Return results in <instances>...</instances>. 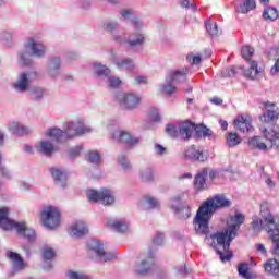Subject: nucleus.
<instances>
[{
    "label": "nucleus",
    "mask_w": 279,
    "mask_h": 279,
    "mask_svg": "<svg viewBox=\"0 0 279 279\" xmlns=\"http://www.w3.org/2000/svg\"><path fill=\"white\" fill-rule=\"evenodd\" d=\"M243 223H245V216L241 213H236L234 216L230 217L228 228L225 231H217L210 235H208V233L205 235V243L214 247L222 263H228L232 259L230 243L236 239V234Z\"/></svg>",
    "instance_id": "nucleus-1"
},
{
    "label": "nucleus",
    "mask_w": 279,
    "mask_h": 279,
    "mask_svg": "<svg viewBox=\"0 0 279 279\" xmlns=\"http://www.w3.org/2000/svg\"><path fill=\"white\" fill-rule=\"evenodd\" d=\"M231 206L232 201L228 199L223 194L215 195L214 197L207 198L203 202L193 219L196 234H203L206 236V234L210 232V219H213L215 211L221 210V208H230Z\"/></svg>",
    "instance_id": "nucleus-2"
},
{
    "label": "nucleus",
    "mask_w": 279,
    "mask_h": 279,
    "mask_svg": "<svg viewBox=\"0 0 279 279\" xmlns=\"http://www.w3.org/2000/svg\"><path fill=\"white\" fill-rule=\"evenodd\" d=\"M90 132H93L90 126L86 125L83 120H77L68 122L64 131L58 128L50 129L47 132V136L56 141V143H66L71 138H78L85 134H90Z\"/></svg>",
    "instance_id": "nucleus-3"
},
{
    "label": "nucleus",
    "mask_w": 279,
    "mask_h": 279,
    "mask_svg": "<svg viewBox=\"0 0 279 279\" xmlns=\"http://www.w3.org/2000/svg\"><path fill=\"white\" fill-rule=\"evenodd\" d=\"M47 56V46L43 44L36 37H29L24 43V50L19 52L20 61L24 64V66H32L33 60L32 58H46Z\"/></svg>",
    "instance_id": "nucleus-4"
},
{
    "label": "nucleus",
    "mask_w": 279,
    "mask_h": 279,
    "mask_svg": "<svg viewBox=\"0 0 279 279\" xmlns=\"http://www.w3.org/2000/svg\"><path fill=\"white\" fill-rule=\"evenodd\" d=\"M8 215H10L8 207L0 208V228L2 230H16L17 234L27 239L29 243H34L36 241V231L27 228L25 221L16 222L10 219Z\"/></svg>",
    "instance_id": "nucleus-5"
},
{
    "label": "nucleus",
    "mask_w": 279,
    "mask_h": 279,
    "mask_svg": "<svg viewBox=\"0 0 279 279\" xmlns=\"http://www.w3.org/2000/svg\"><path fill=\"white\" fill-rule=\"evenodd\" d=\"M262 215L265 217L264 230L269 234L272 243V254L279 257V222L272 214L267 211V206L262 207Z\"/></svg>",
    "instance_id": "nucleus-6"
},
{
    "label": "nucleus",
    "mask_w": 279,
    "mask_h": 279,
    "mask_svg": "<svg viewBox=\"0 0 279 279\" xmlns=\"http://www.w3.org/2000/svg\"><path fill=\"white\" fill-rule=\"evenodd\" d=\"M86 196L89 202H101L104 206H112L114 202H117L114 191L106 187H102L99 191L88 190Z\"/></svg>",
    "instance_id": "nucleus-7"
},
{
    "label": "nucleus",
    "mask_w": 279,
    "mask_h": 279,
    "mask_svg": "<svg viewBox=\"0 0 279 279\" xmlns=\"http://www.w3.org/2000/svg\"><path fill=\"white\" fill-rule=\"evenodd\" d=\"M241 53L242 58L247 60L250 66L244 71L245 77H248V80H257L258 75L263 74V68H258V62L250 60V58L254 56V48L252 46H243Z\"/></svg>",
    "instance_id": "nucleus-8"
},
{
    "label": "nucleus",
    "mask_w": 279,
    "mask_h": 279,
    "mask_svg": "<svg viewBox=\"0 0 279 279\" xmlns=\"http://www.w3.org/2000/svg\"><path fill=\"white\" fill-rule=\"evenodd\" d=\"M87 247L95 254L100 263H111L112 260H117V253L106 252L102 242L97 239L89 240L87 242Z\"/></svg>",
    "instance_id": "nucleus-9"
},
{
    "label": "nucleus",
    "mask_w": 279,
    "mask_h": 279,
    "mask_svg": "<svg viewBox=\"0 0 279 279\" xmlns=\"http://www.w3.org/2000/svg\"><path fill=\"white\" fill-rule=\"evenodd\" d=\"M40 217L44 226L49 228V230H53L60 226V210H58V207H44Z\"/></svg>",
    "instance_id": "nucleus-10"
},
{
    "label": "nucleus",
    "mask_w": 279,
    "mask_h": 279,
    "mask_svg": "<svg viewBox=\"0 0 279 279\" xmlns=\"http://www.w3.org/2000/svg\"><path fill=\"white\" fill-rule=\"evenodd\" d=\"M119 104L125 110H136L143 101V97L135 93H124L117 96Z\"/></svg>",
    "instance_id": "nucleus-11"
},
{
    "label": "nucleus",
    "mask_w": 279,
    "mask_h": 279,
    "mask_svg": "<svg viewBox=\"0 0 279 279\" xmlns=\"http://www.w3.org/2000/svg\"><path fill=\"white\" fill-rule=\"evenodd\" d=\"M110 138L116 143H121L122 145H128L129 147H136L141 140L133 136L130 132L123 130H116L111 133Z\"/></svg>",
    "instance_id": "nucleus-12"
},
{
    "label": "nucleus",
    "mask_w": 279,
    "mask_h": 279,
    "mask_svg": "<svg viewBox=\"0 0 279 279\" xmlns=\"http://www.w3.org/2000/svg\"><path fill=\"white\" fill-rule=\"evenodd\" d=\"M109 60L112 61L118 71H134L136 66L132 58L119 59V53L114 49L109 50Z\"/></svg>",
    "instance_id": "nucleus-13"
},
{
    "label": "nucleus",
    "mask_w": 279,
    "mask_h": 279,
    "mask_svg": "<svg viewBox=\"0 0 279 279\" xmlns=\"http://www.w3.org/2000/svg\"><path fill=\"white\" fill-rule=\"evenodd\" d=\"M154 253L149 252L148 256L135 264V274L137 276H147L155 267Z\"/></svg>",
    "instance_id": "nucleus-14"
},
{
    "label": "nucleus",
    "mask_w": 279,
    "mask_h": 279,
    "mask_svg": "<svg viewBox=\"0 0 279 279\" xmlns=\"http://www.w3.org/2000/svg\"><path fill=\"white\" fill-rule=\"evenodd\" d=\"M185 158L193 162H206L208 155L204 153L201 146L192 145L185 149Z\"/></svg>",
    "instance_id": "nucleus-15"
},
{
    "label": "nucleus",
    "mask_w": 279,
    "mask_h": 279,
    "mask_svg": "<svg viewBox=\"0 0 279 279\" xmlns=\"http://www.w3.org/2000/svg\"><path fill=\"white\" fill-rule=\"evenodd\" d=\"M193 132H196L197 136H199V126H195V123L189 120L179 123V136L182 141H191Z\"/></svg>",
    "instance_id": "nucleus-16"
},
{
    "label": "nucleus",
    "mask_w": 279,
    "mask_h": 279,
    "mask_svg": "<svg viewBox=\"0 0 279 279\" xmlns=\"http://www.w3.org/2000/svg\"><path fill=\"white\" fill-rule=\"evenodd\" d=\"M106 227L113 230V232H118L119 234H125L128 230H130V222L125 220H119L117 218H107Z\"/></svg>",
    "instance_id": "nucleus-17"
},
{
    "label": "nucleus",
    "mask_w": 279,
    "mask_h": 279,
    "mask_svg": "<svg viewBox=\"0 0 279 279\" xmlns=\"http://www.w3.org/2000/svg\"><path fill=\"white\" fill-rule=\"evenodd\" d=\"M233 123L235 129L243 134L254 132V126H252V117L250 116H238Z\"/></svg>",
    "instance_id": "nucleus-18"
},
{
    "label": "nucleus",
    "mask_w": 279,
    "mask_h": 279,
    "mask_svg": "<svg viewBox=\"0 0 279 279\" xmlns=\"http://www.w3.org/2000/svg\"><path fill=\"white\" fill-rule=\"evenodd\" d=\"M186 75H189L187 68L174 70L166 76V82H171L172 84H182L183 82H186Z\"/></svg>",
    "instance_id": "nucleus-19"
},
{
    "label": "nucleus",
    "mask_w": 279,
    "mask_h": 279,
    "mask_svg": "<svg viewBox=\"0 0 279 279\" xmlns=\"http://www.w3.org/2000/svg\"><path fill=\"white\" fill-rule=\"evenodd\" d=\"M88 234V225L86 222L78 220L70 228V236L74 239H82V236H86Z\"/></svg>",
    "instance_id": "nucleus-20"
},
{
    "label": "nucleus",
    "mask_w": 279,
    "mask_h": 279,
    "mask_svg": "<svg viewBox=\"0 0 279 279\" xmlns=\"http://www.w3.org/2000/svg\"><path fill=\"white\" fill-rule=\"evenodd\" d=\"M12 88L16 93H26L29 88V74L21 73L16 80V82L12 83Z\"/></svg>",
    "instance_id": "nucleus-21"
},
{
    "label": "nucleus",
    "mask_w": 279,
    "mask_h": 279,
    "mask_svg": "<svg viewBox=\"0 0 279 279\" xmlns=\"http://www.w3.org/2000/svg\"><path fill=\"white\" fill-rule=\"evenodd\" d=\"M50 173L54 180V184L57 186H60L61 189L66 187V180H68V174L66 171L62 168H51Z\"/></svg>",
    "instance_id": "nucleus-22"
},
{
    "label": "nucleus",
    "mask_w": 279,
    "mask_h": 279,
    "mask_svg": "<svg viewBox=\"0 0 279 279\" xmlns=\"http://www.w3.org/2000/svg\"><path fill=\"white\" fill-rule=\"evenodd\" d=\"M62 66V60L60 57H51L48 60L47 65V73L49 77H52L53 80L60 75V68Z\"/></svg>",
    "instance_id": "nucleus-23"
},
{
    "label": "nucleus",
    "mask_w": 279,
    "mask_h": 279,
    "mask_svg": "<svg viewBox=\"0 0 279 279\" xmlns=\"http://www.w3.org/2000/svg\"><path fill=\"white\" fill-rule=\"evenodd\" d=\"M8 130L10 133L14 134L15 136H28L32 134V128L25 126L20 122H11L9 123Z\"/></svg>",
    "instance_id": "nucleus-24"
},
{
    "label": "nucleus",
    "mask_w": 279,
    "mask_h": 279,
    "mask_svg": "<svg viewBox=\"0 0 279 279\" xmlns=\"http://www.w3.org/2000/svg\"><path fill=\"white\" fill-rule=\"evenodd\" d=\"M7 258L11 260L12 268L15 271H23V269H25V260H23V257H21V254L12 251H8Z\"/></svg>",
    "instance_id": "nucleus-25"
},
{
    "label": "nucleus",
    "mask_w": 279,
    "mask_h": 279,
    "mask_svg": "<svg viewBox=\"0 0 279 279\" xmlns=\"http://www.w3.org/2000/svg\"><path fill=\"white\" fill-rule=\"evenodd\" d=\"M265 108H267V112L260 117V121H265V123H271V121H277L279 116L278 107L274 104L266 102Z\"/></svg>",
    "instance_id": "nucleus-26"
},
{
    "label": "nucleus",
    "mask_w": 279,
    "mask_h": 279,
    "mask_svg": "<svg viewBox=\"0 0 279 279\" xmlns=\"http://www.w3.org/2000/svg\"><path fill=\"white\" fill-rule=\"evenodd\" d=\"M129 49H136L145 45V34L143 33H133L128 38Z\"/></svg>",
    "instance_id": "nucleus-27"
},
{
    "label": "nucleus",
    "mask_w": 279,
    "mask_h": 279,
    "mask_svg": "<svg viewBox=\"0 0 279 279\" xmlns=\"http://www.w3.org/2000/svg\"><path fill=\"white\" fill-rule=\"evenodd\" d=\"M93 71L96 77H98V80H100L101 82H105L110 73H112L110 68L97 62L93 64Z\"/></svg>",
    "instance_id": "nucleus-28"
},
{
    "label": "nucleus",
    "mask_w": 279,
    "mask_h": 279,
    "mask_svg": "<svg viewBox=\"0 0 279 279\" xmlns=\"http://www.w3.org/2000/svg\"><path fill=\"white\" fill-rule=\"evenodd\" d=\"M172 210H174L179 219H189L191 217V206L187 204H182L180 206L171 205Z\"/></svg>",
    "instance_id": "nucleus-29"
},
{
    "label": "nucleus",
    "mask_w": 279,
    "mask_h": 279,
    "mask_svg": "<svg viewBox=\"0 0 279 279\" xmlns=\"http://www.w3.org/2000/svg\"><path fill=\"white\" fill-rule=\"evenodd\" d=\"M262 132L266 138V141H269L271 144L272 149H278L279 148V132L271 131L269 132L267 129H262Z\"/></svg>",
    "instance_id": "nucleus-30"
},
{
    "label": "nucleus",
    "mask_w": 279,
    "mask_h": 279,
    "mask_svg": "<svg viewBox=\"0 0 279 279\" xmlns=\"http://www.w3.org/2000/svg\"><path fill=\"white\" fill-rule=\"evenodd\" d=\"M206 178H208V169L206 168L196 174L194 184L198 191L206 189Z\"/></svg>",
    "instance_id": "nucleus-31"
},
{
    "label": "nucleus",
    "mask_w": 279,
    "mask_h": 279,
    "mask_svg": "<svg viewBox=\"0 0 279 279\" xmlns=\"http://www.w3.org/2000/svg\"><path fill=\"white\" fill-rule=\"evenodd\" d=\"M120 14H121L122 19H124V21H131L133 27H135L136 29L143 28V22L138 17L132 16V11L122 10L120 12Z\"/></svg>",
    "instance_id": "nucleus-32"
},
{
    "label": "nucleus",
    "mask_w": 279,
    "mask_h": 279,
    "mask_svg": "<svg viewBox=\"0 0 279 279\" xmlns=\"http://www.w3.org/2000/svg\"><path fill=\"white\" fill-rule=\"evenodd\" d=\"M263 206H266L267 213H269V214L271 215V211H269V207L267 206V204H262V205H260V217L264 219V221L260 220V218H258V217H256V216L253 217L252 228H253V230H254L255 232H258V230H260V228H264V229H265V223H266V221H265V216H263Z\"/></svg>",
    "instance_id": "nucleus-33"
},
{
    "label": "nucleus",
    "mask_w": 279,
    "mask_h": 279,
    "mask_svg": "<svg viewBox=\"0 0 279 279\" xmlns=\"http://www.w3.org/2000/svg\"><path fill=\"white\" fill-rule=\"evenodd\" d=\"M37 151L44 156H52L56 147L49 141H41L37 146Z\"/></svg>",
    "instance_id": "nucleus-34"
},
{
    "label": "nucleus",
    "mask_w": 279,
    "mask_h": 279,
    "mask_svg": "<svg viewBox=\"0 0 279 279\" xmlns=\"http://www.w3.org/2000/svg\"><path fill=\"white\" fill-rule=\"evenodd\" d=\"M252 10H256V0H244L236 7V12H240V14H247Z\"/></svg>",
    "instance_id": "nucleus-35"
},
{
    "label": "nucleus",
    "mask_w": 279,
    "mask_h": 279,
    "mask_svg": "<svg viewBox=\"0 0 279 279\" xmlns=\"http://www.w3.org/2000/svg\"><path fill=\"white\" fill-rule=\"evenodd\" d=\"M264 267H265V271L267 274H271V276H279L278 259H276V258L268 259Z\"/></svg>",
    "instance_id": "nucleus-36"
},
{
    "label": "nucleus",
    "mask_w": 279,
    "mask_h": 279,
    "mask_svg": "<svg viewBox=\"0 0 279 279\" xmlns=\"http://www.w3.org/2000/svg\"><path fill=\"white\" fill-rule=\"evenodd\" d=\"M248 147L250 149H258L259 151H266L267 144L260 141L258 136H254L248 140Z\"/></svg>",
    "instance_id": "nucleus-37"
},
{
    "label": "nucleus",
    "mask_w": 279,
    "mask_h": 279,
    "mask_svg": "<svg viewBox=\"0 0 279 279\" xmlns=\"http://www.w3.org/2000/svg\"><path fill=\"white\" fill-rule=\"evenodd\" d=\"M205 27L209 36H211V38L221 36V31L219 29V26L217 25L216 22L207 21L205 22Z\"/></svg>",
    "instance_id": "nucleus-38"
},
{
    "label": "nucleus",
    "mask_w": 279,
    "mask_h": 279,
    "mask_svg": "<svg viewBox=\"0 0 279 279\" xmlns=\"http://www.w3.org/2000/svg\"><path fill=\"white\" fill-rule=\"evenodd\" d=\"M242 141L243 140L241 138V136H239V134L234 132L228 133L226 137V143L228 147H236V145H241Z\"/></svg>",
    "instance_id": "nucleus-39"
},
{
    "label": "nucleus",
    "mask_w": 279,
    "mask_h": 279,
    "mask_svg": "<svg viewBox=\"0 0 279 279\" xmlns=\"http://www.w3.org/2000/svg\"><path fill=\"white\" fill-rule=\"evenodd\" d=\"M140 179L142 182H154V170L151 168H144L140 171Z\"/></svg>",
    "instance_id": "nucleus-40"
},
{
    "label": "nucleus",
    "mask_w": 279,
    "mask_h": 279,
    "mask_svg": "<svg viewBox=\"0 0 279 279\" xmlns=\"http://www.w3.org/2000/svg\"><path fill=\"white\" fill-rule=\"evenodd\" d=\"M105 84L107 88H119V86H121V78L113 76L112 73H110L106 77Z\"/></svg>",
    "instance_id": "nucleus-41"
},
{
    "label": "nucleus",
    "mask_w": 279,
    "mask_h": 279,
    "mask_svg": "<svg viewBox=\"0 0 279 279\" xmlns=\"http://www.w3.org/2000/svg\"><path fill=\"white\" fill-rule=\"evenodd\" d=\"M263 16L266 21H276V19H278V9L267 7L263 12Z\"/></svg>",
    "instance_id": "nucleus-42"
},
{
    "label": "nucleus",
    "mask_w": 279,
    "mask_h": 279,
    "mask_svg": "<svg viewBox=\"0 0 279 279\" xmlns=\"http://www.w3.org/2000/svg\"><path fill=\"white\" fill-rule=\"evenodd\" d=\"M104 27L109 34H112L113 36L117 35V32H119V23L116 21L106 22Z\"/></svg>",
    "instance_id": "nucleus-43"
},
{
    "label": "nucleus",
    "mask_w": 279,
    "mask_h": 279,
    "mask_svg": "<svg viewBox=\"0 0 279 279\" xmlns=\"http://www.w3.org/2000/svg\"><path fill=\"white\" fill-rule=\"evenodd\" d=\"M31 95L34 101H40L45 97V89L43 87H33L31 89Z\"/></svg>",
    "instance_id": "nucleus-44"
},
{
    "label": "nucleus",
    "mask_w": 279,
    "mask_h": 279,
    "mask_svg": "<svg viewBox=\"0 0 279 279\" xmlns=\"http://www.w3.org/2000/svg\"><path fill=\"white\" fill-rule=\"evenodd\" d=\"M174 83L172 82H167L161 86L162 92L165 93V95H168V97H171V95H173V93H175L178 90V87H175V85H173Z\"/></svg>",
    "instance_id": "nucleus-45"
},
{
    "label": "nucleus",
    "mask_w": 279,
    "mask_h": 279,
    "mask_svg": "<svg viewBox=\"0 0 279 279\" xmlns=\"http://www.w3.org/2000/svg\"><path fill=\"white\" fill-rule=\"evenodd\" d=\"M43 260H51L56 256V252L50 246H44L41 248Z\"/></svg>",
    "instance_id": "nucleus-46"
},
{
    "label": "nucleus",
    "mask_w": 279,
    "mask_h": 279,
    "mask_svg": "<svg viewBox=\"0 0 279 279\" xmlns=\"http://www.w3.org/2000/svg\"><path fill=\"white\" fill-rule=\"evenodd\" d=\"M118 162L122 167L123 171L132 170V163H130V160H128V157L125 155H120L118 157Z\"/></svg>",
    "instance_id": "nucleus-47"
},
{
    "label": "nucleus",
    "mask_w": 279,
    "mask_h": 279,
    "mask_svg": "<svg viewBox=\"0 0 279 279\" xmlns=\"http://www.w3.org/2000/svg\"><path fill=\"white\" fill-rule=\"evenodd\" d=\"M87 160L90 165H99L101 162V155L99 151H89L87 155Z\"/></svg>",
    "instance_id": "nucleus-48"
},
{
    "label": "nucleus",
    "mask_w": 279,
    "mask_h": 279,
    "mask_svg": "<svg viewBox=\"0 0 279 279\" xmlns=\"http://www.w3.org/2000/svg\"><path fill=\"white\" fill-rule=\"evenodd\" d=\"M0 175L4 180H12V170L0 163Z\"/></svg>",
    "instance_id": "nucleus-49"
},
{
    "label": "nucleus",
    "mask_w": 279,
    "mask_h": 279,
    "mask_svg": "<svg viewBox=\"0 0 279 279\" xmlns=\"http://www.w3.org/2000/svg\"><path fill=\"white\" fill-rule=\"evenodd\" d=\"M82 149H84V147H82V146H75V147L71 148L68 151L69 158L71 160H75V158H77L82 154Z\"/></svg>",
    "instance_id": "nucleus-50"
},
{
    "label": "nucleus",
    "mask_w": 279,
    "mask_h": 279,
    "mask_svg": "<svg viewBox=\"0 0 279 279\" xmlns=\"http://www.w3.org/2000/svg\"><path fill=\"white\" fill-rule=\"evenodd\" d=\"M145 206L147 210H151L154 208H158V206H160V203L156 198L147 197Z\"/></svg>",
    "instance_id": "nucleus-51"
},
{
    "label": "nucleus",
    "mask_w": 279,
    "mask_h": 279,
    "mask_svg": "<svg viewBox=\"0 0 279 279\" xmlns=\"http://www.w3.org/2000/svg\"><path fill=\"white\" fill-rule=\"evenodd\" d=\"M153 244L157 245V246L163 245L165 244V233L157 232L153 239Z\"/></svg>",
    "instance_id": "nucleus-52"
},
{
    "label": "nucleus",
    "mask_w": 279,
    "mask_h": 279,
    "mask_svg": "<svg viewBox=\"0 0 279 279\" xmlns=\"http://www.w3.org/2000/svg\"><path fill=\"white\" fill-rule=\"evenodd\" d=\"M166 132L167 134H169V136H172V138H177V136H179V129L175 128V125L173 124H168L166 128Z\"/></svg>",
    "instance_id": "nucleus-53"
},
{
    "label": "nucleus",
    "mask_w": 279,
    "mask_h": 279,
    "mask_svg": "<svg viewBox=\"0 0 279 279\" xmlns=\"http://www.w3.org/2000/svg\"><path fill=\"white\" fill-rule=\"evenodd\" d=\"M113 40L118 45H126L128 46V37L125 35H113Z\"/></svg>",
    "instance_id": "nucleus-54"
},
{
    "label": "nucleus",
    "mask_w": 279,
    "mask_h": 279,
    "mask_svg": "<svg viewBox=\"0 0 279 279\" xmlns=\"http://www.w3.org/2000/svg\"><path fill=\"white\" fill-rule=\"evenodd\" d=\"M248 269H250V267L247 266V264H241L238 267V271H239L240 276H242L243 278H247Z\"/></svg>",
    "instance_id": "nucleus-55"
},
{
    "label": "nucleus",
    "mask_w": 279,
    "mask_h": 279,
    "mask_svg": "<svg viewBox=\"0 0 279 279\" xmlns=\"http://www.w3.org/2000/svg\"><path fill=\"white\" fill-rule=\"evenodd\" d=\"M154 150L157 156H165L167 154V148L160 144H155Z\"/></svg>",
    "instance_id": "nucleus-56"
},
{
    "label": "nucleus",
    "mask_w": 279,
    "mask_h": 279,
    "mask_svg": "<svg viewBox=\"0 0 279 279\" xmlns=\"http://www.w3.org/2000/svg\"><path fill=\"white\" fill-rule=\"evenodd\" d=\"M265 184H267L268 189H274L276 186V182H274V180H271V177H269V174L265 173Z\"/></svg>",
    "instance_id": "nucleus-57"
},
{
    "label": "nucleus",
    "mask_w": 279,
    "mask_h": 279,
    "mask_svg": "<svg viewBox=\"0 0 279 279\" xmlns=\"http://www.w3.org/2000/svg\"><path fill=\"white\" fill-rule=\"evenodd\" d=\"M201 133L203 135V138H207L209 136H213V130H210V129H208L206 126H202Z\"/></svg>",
    "instance_id": "nucleus-58"
},
{
    "label": "nucleus",
    "mask_w": 279,
    "mask_h": 279,
    "mask_svg": "<svg viewBox=\"0 0 279 279\" xmlns=\"http://www.w3.org/2000/svg\"><path fill=\"white\" fill-rule=\"evenodd\" d=\"M149 119L150 121H160V113H158V110H153L150 113H149Z\"/></svg>",
    "instance_id": "nucleus-59"
},
{
    "label": "nucleus",
    "mask_w": 279,
    "mask_h": 279,
    "mask_svg": "<svg viewBox=\"0 0 279 279\" xmlns=\"http://www.w3.org/2000/svg\"><path fill=\"white\" fill-rule=\"evenodd\" d=\"M43 269L44 271H51L53 269V263L51 260H44Z\"/></svg>",
    "instance_id": "nucleus-60"
},
{
    "label": "nucleus",
    "mask_w": 279,
    "mask_h": 279,
    "mask_svg": "<svg viewBox=\"0 0 279 279\" xmlns=\"http://www.w3.org/2000/svg\"><path fill=\"white\" fill-rule=\"evenodd\" d=\"M255 247L259 254H262L263 256H267V248H265L264 244H256Z\"/></svg>",
    "instance_id": "nucleus-61"
},
{
    "label": "nucleus",
    "mask_w": 279,
    "mask_h": 279,
    "mask_svg": "<svg viewBox=\"0 0 279 279\" xmlns=\"http://www.w3.org/2000/svg\"><path fill=\"white\" fill-rule=\"evenodd\" d=\"M270 73L272 75H278V73H279V59L276 60L275 64L270 69Z\"/></svg>",
    "instance_id": "nucleus-62"
},
{
    "label": "nucleus",
    "mask_w": 279,
    "mask_h": 279,
    "mask_svg": "<svg viewBox=\"0 0 279 279\" xmlns=\"http://www.w3.org/2000/svg\"><path fill=\"white\" fill-rule=\"evenodd\" d=\"M19 189H20V191H29L31 185H29V183H27L25 181H21L19 183Z\"/></svg>",
    "instance_id": "nucleus-63"
},
{
    "label": "nucleus",
    "mask_w": 279,
    "mask_h": 279,
    "mask_svg": "<svg viewBox=\"0 0 279 279\" xmlns=\"http://www.w3.org/2000/svg\"><path fill=\"white\" fill-rule=\"evenodd\" d=\"M135 84H147V76H136L134 80Z\"/></svg>",
    "instance_id": "nucleus-64"
}]
</instances>
